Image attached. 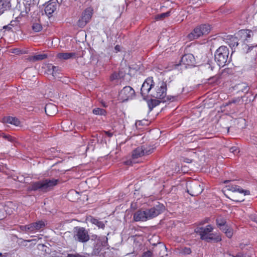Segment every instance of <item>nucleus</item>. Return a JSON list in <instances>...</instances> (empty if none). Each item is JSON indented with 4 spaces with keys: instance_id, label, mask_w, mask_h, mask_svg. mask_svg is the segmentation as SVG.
<instances>
[{
    "instance_id": "nucleus-19",
    "label": "nucleus",
    "mask_w": 257,
    "mask_h": 257,
    "mask_svg": "<svg viewBox=\"0 0 257 257\" xmlns=\"http://www.w3.org/2000/svg\"><path fill=\"white\" fill-rule=\"evenodd\" d=\"M134 219L136 221H145L148 220L145 210L137 211L134 215Z\"/></svg>"
},
{
    "instance_id": "nucleus-6",
    "label": "nucleus",
    "mask_w": 257,
    "mask_h": 257,
    "mask_svg": "<svg viewBox=\"0 0 257 257\" xmlns=\"http://www.w3.org/2000/svg\"><path fill=\"white\" fill-rule=\"evenodd\" d=\"M154 148L150 145L145 144L138 147L132 152V157L133 159H138L143 156L151 154Z\"/></svg>"
},
{
    "instance_id": "nucleus-11",
    "label": "nucleus",
    "mask_w": 257,
    "mask_h": 257,
    "mask_svg": "<svg viewBox=\"0 0 257 257\" xmlns=\"http://www.w3.org/2000/svg\"><path fill=\"white\" fill-rule=\"evenodd\" d=\"M153 83L154 81L152 77L148 78L143 83L141 89V93L144 98L149 95H150L154 86Z\"/></svg>"
},
{
    "instance_id": "nucleus-33",
    "label": "nucleus",
    "mask_w": 257,
    "mask_h": 257,
    "mask_svg": "<svg viewBox=\"0 0 257 257\" xmlns=\"http://www.w3.org/2000/svg\"><path fill=\"white\" fill-rule=\"evenodd\" d=\"M221 229L224 232L226 235L230 238L233 234V230L232 229L230 228L228 226H226L224 228H221Z\"/></svg>"
},
{
    "instance_id": "nucleus-61",
    "label": "nucleus",
    "mask_w": 257,
    "mask_h": 257,
    "mask_svg": "<svg viewBox=\"0 0 257 257\" xmlns=\"http://www.w3.org/2000/svg\"><path fill=\"white\" fill-rule=\"evenodd\" d=\"M102 105L104 106V107H106L107 105L104 103H102Z\"/></svg>"
},
{
    "instance_id": "nucleus-62",
    "label": "nucleus",
    "mask_w": 257,
    "mask_h": 257,
    "mask_svg": "<svg viewBox=\"0 0 257 257\" xmlns=\"http://www.w3.org/2000/svg\"><path fill=\"white\" fill-rule=\"evenodd\" d=\"M188 251L187 252L188 253H189L190 252V249H188Z\"/></svg>"
},
{
    "instance_id": "nucleus-41",
    "label": "nucleus",
    "mask_w": 257,
    "mask_h": 257,
    "mask_svg": "<svg viewBox=\"0 0 257 257\" xmlns=\"http://www.w3.org/2000/svg\"><path fill=\"white\" fill-rule=\"evenodd\" d=\"M205 68L206 70L208 71V73L210 75H212V74L210 73L211 71H212L214 68V67L212 66L210 63H207L205 65Z\"/></svg>"
},
{
    "instance_id": "nucleus-7",
    "label": "nucleus",
    "mask_w": 257,
    "mask_h": 257,
    "mask_svg": "<svg viewBox=\"0 0 257 257\" xmlns=\"http://www.w3.org/2000/svg\"><path fill=\"white\" fill-rule=\"evenodd\" d=\"M187 192L192 196L199 195L203 190V184L198 181H193L187 184Z\"/></svg>"
},
{
    "instance_id": "nucleus-9",
    "label": "nucleus",
    "mask_w": 257,
    "mask_h": 257,
    "mask_svg": "<svg viewBox=\"0 0 257 257\" xmlns=\"http://www.w3.org/2000/svg\"><path fill=\"white\" fill-rule=\"evenodd\" d=\"M92 14L93 10L91 8L86 9L77 22L78 26L80 28L84 27L91 20Z\"/></svg>"
},
{
    "instance_id": "nucleus-13",
    "label": "nucleus",
    "mask_w": 257,
    "mask_h": 257,
    "mask_svg": "<svg viewBox=\"0 0 257 257\" xmlns=\"http://www.w3.org/2000/svg\"><path fill=\"white\" fill-rule=\"evenodd\" d=\"M195 59L194 56L191 54H187L184 55L180 60V62L177 66H184L185 68L187 67H192L195 66Z\"/></svg>"
},
{
    "instance_id": "nucleus-43",
    "label": "nucleus",
    "mask_w": 257,
    "mask_h": 257,
    "mask_svg": "<svg viewBox=\"0 0 257 257\" xmlns=\"http://www.w3.org/2000/svg\"><path fill=\"white\" fill-rule=\"evenodd\" d=\"M20 229L22 231H24L29 233V224L26 225H22L20 226Z\"/></svg>"
},
{
    "instance_id": "nucleus-2",
    "label": "nucleus",
    "mask_w": 257,
    "mask_h": 257,
    "mask_svg": "<svg viewBox=\"0 0 257 257\" xmlns=\"http://www.w3.org/2000/svg\"><path fill=\"white\" fill-rule=\"evenodd\" d=\"M167 84L164 81L160 82L156 86L154 90L152 91L150 95L156 99H162L163 102L167 101H173L176 100V96H166Z\"/></svg>"
},
{
    "instance_id": "nucleus-56",
    "label": "nucleus",
    "mask_w": 257,
    "mask_h": 257,
    "mask_svg": "<svg viewBox=\"0 0 257 257\" xmlns=\"http://www.w3.org/2000/svg\"><path fill=\"white\" fill-rule=\"evenodd\" d=\"M115 49L118 51H120V47L119 45H117L115 47Z\"/></svg>"
},
{
    "instance_id": "nucleus-27",
    "label": "nucleus",
    "mask_w": 257,
    "mask_h": 257,
    "mask_svg": "<svg viewBox=\"0 0 257 257\" xmlns=\"http://www.w3.org/2000/svg\"><path fill=\"white\" fill-rule=\"evenodd\" d=\"M32 30L35 32H40L42 30V26L39 20L33 22L32 26Z\"/></svg>"
},
{
    "instance_id": "nucleus-8",
    "label": "nucleus",
    "mask_w": 257,
    "mask_h": 257,
    "mask_svg": "<svg viewBox=\"0 0 257 257\" xmlns=\"http://www.w3.org/2000/svg\"><path fill=\"white\" fill-rule=\"evenodd\" d=\"M213 230V227L211 225H208L205 227L198 228L196 232L199 234L202 240L210 241L213 239V234L212 233Z\"/></svg>"
},
{
    "instance_id": "nucleus-32",
    "label": "nucleus",
    "mask_w": 257,
    "mask_h": 257,
    "mask_svg": "<svg viewBox=\"0 0 257 257\" xmlns=\"http://www.w3.org/2000/svg\"><path fill=\"white\" fill-rule=\"evenodd\" d=\"M216 223L218 226H219L220 229L221 228H224L225 227L227 226V225H225L226 220L223 217H219L217 218Z\"/></svg>"
},
{
    "instance_id": "nucleus-34",
    "label": "nucleus",
    "mask_w": 257,
    "mask_h": 257,
    "mask_svg": "<svg viewBox=\"0 0 257 257\" xmlns=\"http://www.w3.org/2000/svg\"><path fill=\"white\" fill-rule=\"evenodd\" d=\"M150 121L147 119H143L141 120H138L136 122L135 125L137 127L138 126H146L150 124Z\"/></svg>"
},
{
    "instance_id": "nucleus-46",
    "label": "nucleus",
    "mask_w": 257,
    "mask_h": 257,
    "mask_svg": "<svg viewBox=\"0 0 257 257\" xmlns=\"http://www.w3.org/2000/svg\"><path fill=\"white\" fill-rule=\"evenodd\" d=\"M152 253L151 251L148 250L144 253L142 257H152Z\"/></svg>"
},
{
    "instance_id": "nucleus-63",
    "label": "nucleus",
    "mask_w": 257,
    "mask_h": 257,
    "mask_svg": "<svg viewBox=\"0 0 257 257\" xmlns=\"http://www.w3.org/2000/svg\"><path fill=\"white\" fill-rule=\"evenodd\" d=\"M2 256V253L0 252V256Z\"/></svg>"
},
{
    "instance_id": "nucleus-1",
    "label": "nucleus",
    "mask_w": 257,
    "mask_h": 257,
    "mask_svg": "<svg viewBox=\"0 0 257 257\" xmlns=\"http://www.w3.org/2000/svg\"><path fill=\"white\" fill-rule=\"evenodd\" d=\"M58 179H47L32 183L29 187L30 190H39L43 192H46L52 190L54 187L59 183Z\"/></svg>"
},
{
    "instance_id": "nucleus-4",
    "label": "nucleus",
    "mask_w": 257,
    "mask_h": 257,
    "mask_svg": "<svg viewBox=\"0 0 257 257\" xmlns=\"http://www.w3.org/2000/svg\"><path fill=\"white\" fill-rule=\"evenodd\" d=\"M211 30L210 25L207 24H202L198 26L194 29L188 35V38L190 40H193L208 34Z\"/></svg>"
},
{
    "instance_id": "nucleus-14",
    "label": "nucleus",
    "mask_w": 257,
    "mask_h": 257,
    "mask_svg": "<svg viewBox=\"0 0 257 257\" xmlns=\"http://www.w3.org/2000/svg\"><path fill=\"white\" fill-rule=\"evenodd\" d=\"M57 0H50L46 5L45 12L48 16L51 15L56 10L57 8Z\"/></svg>"
},
{
    "instance_id": "nucleus-24",
    "label": "nucleus",
    "mask_w": 257,
    "mask_h": 257,
    "mask_svg": "<svg viewBox=\"0 0 257 257\" xmlns=\"http://www.w3.org/2000/svg\"><path fill=\"white\" fill-rule=\"evenodd\" d=\"M236 90H237L238 91L241 92H245L247 93L248 91V86L247 84L245 83H241L236 84L234 86Z\"/></svg>"
},
{
    "instance_id": "nucleus-54",
    "label": "nucleus",
    "mask_w": 257,
    "mask_h": 257,
    "mask_svg": "<svg viewBox=\"0 0 257 257\" xmlns=\"http://www.w3.org/2000/svg\"><path fill=\"white\" fill-rule=\"evenodd\" d=\"M184 161L185 162H187L188 163H190L192 162V160H190V159H187V158H185L184 159Z\"/></svg>"
},
{
    "instance_id": "nucleus-16",
    "label": "nucleus",
    "mask_w": 257,
    "mask_h": 257,
    "mask_svg": "<svg viewBox=\"0 0 257 257\" xmlns=\"http://www.w3.org/2000/svg\"><path fill=\"white\" fill-rule=\"evenodd\" d=\"M225 188L227 190L231 191L233 192H238L240 193H243L244 195H249L250 193L248 190H244L236 185L228 184L226 185Z\"/></svg>"
},
{
    "instance_id": "nucleus-40",
    "label": "nucleus",
    "mask_w": 257,
    "mask_h": 257,
    "mask_svg": "<svg viewBox=\"0 0 257 257\" xmlns=\"http://www.w3.org/2000/svg\"><path fill=\"white\" fill-rule=\"evenodd\" d=\"M118 79H120V78L118 76V74L116 72L113 73L110 76V80L111 81H113Z\"/></svg>"
},
{
    "instance_id": "nucleus-59",
    "label": "nucleus",
    "mask_w": 257,
    "mask_h": 257,
    "mask_svg": "<svg viewBox=\"0 0 257 257\" xmlns=\"http://www.w3.org/2000/svg\"><path fill=\"white\" fill-rule=\"evenodd\" d=\"M253 220L257 222V217H254V218L253 219Z\"/></svg>"
},
{
    "instance_id": "nucleus-52",
    "label": "nucleus",
    "mask_w": 257,
    "mask_h": 257,
    "mask_svg": "<svg viewBox=\"0 0 257 257\" xmlns=\"http://www.w3.org/2000/svg\"><path fill=\"white\" fill-rule=\"evenodd\" d=\"M3 137L6 139H8L10 141H12V138L10 135H4Z\"/></svg>"
},
{
    "instance_id": "nucleus-28",
    "label": "nucleus",
    "mask_w": 257,
    "mask_h": 257,
    "mask_svg": "<svg viewBox=\"0 0 257 257\" xmlns=\"http://www.w3.org/2000/svg\"><path fill=\"white\" fill-rule=\"evenodd\" d=\"M51 67L52 70V74L55 77H59L58 75L60 74L61 71V68L58 66H53L51 64L49 66V69H50V67Z\"/></svg>"
},
{
    "instance_id": "nucleus-35",
    "label": "nucleus",
    "mask_w": 257,
    "mask_h": 257,
    "mask_svg": "<svg viewBox=\"0 0 257 257\" xmlns=\"http://www.w3.org/2000/svg\"><path fill=\"white\" fill-rule=\"evenodd\" d=\"M160 101L157 99H151V101L148 102V105L150 109L152 110L154 107L159 105Z\"/></svg>"
},
{
    "instance_id": "nucleus-49",
    "label": "nucleus",
    "mask_w": 257,
    "mask_h": 257,
    "mask_svg": "<svg viewBox=\"0 0 257 257\" xmlns=\"http://www.w3.org/2000/svg\"><path fill=\"white\" fill-rule=\"evenodd\" d=\"M26 6L24 5V7L21 8V15L22 16H26L28 14H25L26 12Z\"/></svg>"
},
{
    "instance_id": "nucleus-60",
    "label": "nucleus",
    "mask_w": 257,
    "mask_h": 257,
    "mask_svg": "<svg viewBox=\"0 0 257 257\" xmlns=\"http://www.w3.org/2000/svg\"><path fill=\"white\" fill-rule=\"evenodd\" d=\"M229 181H230L229 180H225V181L224 182V183H226L229 182Z\"/></svg>"
},
{
    "instance_id": "nucleus-45",
    "label": "nucleus",
    "mask_w": 257,
    "mask_h": 257,
    "mask_svg": "<svg viewBox=\"0 0 257 257\" xmlns=\"http://www.w3.org/2000/svg\"><path fill=\"white\" fill-rule=\"evenodd\" d=\"M61 3L63 4L64 6L67 7L71 5L72 3L70 0H61Z\"/></svg>"
},
{
    "instance_id": "nucleus-38",
    "label": "nucleus",
    "mask_w": 257,
    "mask_h": 257,
    "mask_svg": "<svg viewBox=\"0 0 257 257\" xmlns=\"http://www.w3.org/2000/svg\"><path fill=\"white\" fill-rule=\"evenodd\" d=\"M72 125V123L71 120H66L61 122V127L64 128L65 127H70Z\"/></svg>"
},
{
    "instance_id": "nucleus-12",
    "label": "nucleus",
    "mask_w": 257,
    "mask_h": 257,
    "mask_svg": "<svg viewBox=\"0 0 257 257\" xmlns=\"http://www.w3.org/2000/svg\"><path fill=\"white\" fill-rule=\"evenodd\" d=\"M164 209V206L163 204H159L149 209L145 210L148 220L156 217L161 214Z\"/></svg>"
},
{
    "instance_id": "nucleus-29",
    "label": "nucleus",
    "mask_w": 257,
    "mask_h": 257,
    "mask_svg": "<svg viewBox=\"0 0 257 257\" xmlns=\"http://www.w3.org/2000/svg\"><path fill=\"white\" fill-rule=\"evenodd\" d=\"M92 112L95 115L103 116H105L107 113L105 109L99 107L94 108L92 110Z\"/></svg>"
},
{
    "instance_id": "nucleus-23",
    "label": "nucleus",
    "mask_w": 257,
    "mask_h": 257,
    "mask_svg": "<svg viewBox=\"0 0 257 257\" xmlns=\"http://www.w3.org/2000/svg\"><path fill=\"white\" fill-rule=\"evenodd\" d=\"M75 53H59L57 54V57L60 59L67 60L75 56Z\"/></svg>"
},
{
    "instance_id": "nucleus-30",
    "label": "nucleus",
    "mask_w": 257,
    "mask_h": 257,
    "mask_svg": "<svg viewBox=\"0 0 257 257\" xmlns=\"http://www.w3.org/2000/svg\"><path fill=\"white\" fill-rule=\"evenodd\" d=\"M90 222L92 224L96 225L100 228H104L105 227V224L102 221H101L96 218H91L90 219Z\"/></svg>"
},
{
    "instance_id": "nucleus-5",
    "label": "nucleus",
    "mask_w": 257,
    "mask_h": 257,
    "mask_svg": "<svg viewBox=\"0 0 257 257\" xmlns=\"http://www.w3.org/2000/svg\"><path fill=\"white\" fill-rule=\"evenodd\" d=\"M73 238L76 241L82 243L87 242L90 239L87 230L84 227L78 226L74 228Z\"/></svg>"
},
{
    "instance_id": "nucleus-48",
    "label": "nucleus",
    "mask_w": 257,
    "mask_h": 257,
    "mask_svg": "<svg viewBox=\"0 0 257 257\" xmlns=\"http://www.w3.org/2000/svg\"><path fill=\"white\" fill-rule=\"evenodd\" d=\"M117 73L118 74V76L120 79L123 78L125 75V73L122 70H119Z\"/></svg>"
},
{
    "instance_id": "nucleus-31",
    "label": "nucleus",
    "mask_w": 257,
    "mask_h": 257,
    "mask_svg": "<svg viewBox=\"0 0 257 257\" xmlns=\"http://www.w3.org/2000/svg\"><path fill=\"white\" fill-rule=\"evenodd\" d=\"M48 57V55L46 54H38L35 56H33L31 59L32 61H37L39 60H42Z\"/></svg>"
},
{
    "instance_id": "nucleus-10",
    "label": "nucleus",
    "mask_w": 257,
    "mask_h": 257,
    "mask_svg": "<svg viewBox=\"0 0 257 257\" xmlns=\"http://www.w3.org/2000/svg\"><path fill=\"white\" fill-rule=\"evenodd\" d=\"M135 95V90L129 86L124 87L119 93V99L123 102L132 99Z\"/></svg>"
},
{
    "instance_id": "nucleus-17",
    "label": "nucleus",
    "mask_w": 257,
    "mask_h": 257,
    "mask_svg": "<svg viewBox=\"0 0 257 257\" xmlns=\"http://www.w3.org/2000/svg\"><path fill=\"white\" fill-rule=\"evenodd\" d=\"M29 233H35L44 227L45 226V223L43 221H39L35 223L29 224Z\"/></svg>"
},
{
    "instance_id": "nucleus-18",
    "label": "nucleus",
    "mask_w": 257,
    "mask_h": 257,
    "mask_svg": "<svg viewBox=\"0 0 257 257\" xmlns=\"http://www.w3.org/2000/svg\"><path fill=\"white\" fill-rule=\"evenodd\" d=\"M45 111L47 115L54 116L57 114L58 109L56 105L52 103H49L46 105Z\"/></svg>"
},
{
    "instance_id": "nucleus-44",
    "label": "nucleus",
    "mask_w": 257,
    "mask_h": 257,
    "mask_svg": "<svg viewBox=\"0 0 257 257\" xmlns=\"http://www.w3.org/2000/svg\"><path fill=\"white\" fill-rule=\"evenodd\" d=\"M229 151L231 153L235 154L239 152L238 149L237 147H232L229 149Z\"/></svg>"
},
{
    "instance_id": "nucleus-47",
    "label": "nucleus",
    "mask_w": 257,
    "mask_h": 257,
    "mask_svg": "<svg viewBox=\"0 0 257 257\" xmlns=\"http://www.w3.org/2000/svg\"><path fill=\"white\" fill-rule=\"evenodd\" d=\"M240 99L239 97L234 98V99H232L231 101H229L228 102V104H230L231 103H238L240 101Z\"/></svg>"
},
{
    "instance_id": "nucleus-50",
    "label": "nucleus",
    "mask_w": 257,
    "mask_h": 257,
    "mask_svg": "<svg viewBox=\"0 0 257 257\" xmlns=\"http://www.w3.org/2000/svg\"><path fill=\"white\" fill-rule=\"evenodd\" d=\"M254 47H257V45H256L255 46H248V45H246L245 48L247 47L246 53H248L250 51V50H251Z\"/></svg>"
},
{
    "instance_id": "nucleus-64",
    "label": "nucleus",
    "mask_w": 257,
    "mask_h": 257,
    "mask_svg": "<svg viewBox=\"0 0 257 257\" xmlns=\"http://www.w3.org/2000/svg\"><path fill=\"white\" fill-rule=\"evenodd\" d=\"M6 27H7V26H4V29H5V28H6Z\"/></svg>"
},
{
    "instance_id": "nucleus-26",
    "label": "nucleus",
    "mask_w": 257,
    "mask_h": 257,
    "mask_svg": "<svg viewBox=\"0 0 257 257\" xmlns=\"http://www.w3.org/2000/svg\"><path fill=\"white\" fill-rule=\"evenodd\" d=\"M7 121L16 126H21L20 121L16 117L9 116L7 118Z\"/></svg>"
},
{
    "instance_id": "nucleus-15",
    "label": "nucleus",
    "mask_w": 257,
    "mask_h": 257,
    "mask_svg": "<svg viewBox=\"0 0 257 257\" xmlns=\"http://www.w3.org/2000/svg\"><path fill=\"white\" fill-rule=\"evenodd\" d=\"M154 252L160 257H166L168 255L166 246L161 242L158 243L153 248Z\"/></svg>"
},
{
    "instance_id": "nucleus-20",
    "label": "nucleus",
    "mask_w": 257,
    "mask_h": 257,
    "mask_svg": "<svg viewBox=\"0 0 257 257\" xmlns=\"http://www.w3.org/2000/svg\"><path fill=\"white\" fill-rule=\"evenodd\" d=\"M11 0H0V15L11 9Z\"/></svg>"
},
{
    "instance_id": "nucleus-39",
    "label": "nucleus",
    "mask_w": 257,
    "mask_h": 257,
    "mask_svg": "<svg viewBox=\"0 0 257 257\" xmlns=\"http://www.w3.org/2000/svg\"><path fill=\"white\" fill-rule=\"evenodd\" d=\"M171 12L168 11L166 13H162L156 16V19L159 20H162L165 17H169L170 15Z\"/></svg>"
},
{
    "instance_id": "nucleus-36",
    "label": "nucleus",
    "mask_w": 257,
    "mask_h": 257,
    "mask_svg": "<svg viewBox=\"0 0 257 257\" xmlns=\"http://www.w3.org/2000/svg\"><path fill=\"white\" fill-rule=\"evenodd\" d=\"M221 74L218 73L214 76H211L208 79L209 81H211V82L216 83L221 78Z\"/></svg>"
},
{
    "instance_id": "nucleus-55",
    "label": "nucleus",
    "mask_w": 257,
    "mask_h": 257,
    "mask_svg": "<svg viewBox=\"0 0 257 257\" xmlns=\"http://www.w3.org/2000/svg\"><path fill=\"white\" fill-rule=\"evenodd\" d=\"M125 164L126 165H131L132 164V161H127L124 162Z\"/></svg>"
},
{
    "instance_id": "nucleus-3",
    "label": "nucleus",
    "mask_w": 257,
    "mask_h": 257,
    "mask_svg": "<svg viewBox=\"0 0 257 257\" xmlns=\"http://www.w3.org/2000/svg\"><path fill=\"white\" fill-rule=\"evenodd\" d=\"M229 49L224 46L219 47L216 50L214 59L219 66L223 67L230 63L231 57H229Z\"/></svg>"
},
{
    "instance_id": "nucleus-57",
    "label": "nucleus",
    "mask_w": 257,
    "mask_h": 257,
    "mask_svg": "<svg viewBox=\"0 0 257 257\" xmlns=\"http://www.w3.org/2000/svg\"><path fill=\"white\" fill-rule=\"evenodd\" d=\"M212 137L210 136V135H209V134H208V135L206 134V137H205V138H212Z\"/></svg>"
},
{
    "instance_id": "nucleus-21",
    "label": "nucleus",
    "mask_w": 257,
    "mask_h": 257,
    "mask_svg": "<svg viewBox=\"0 0 257 257\" xmlns=\"http://www.w3.org/2000/svg\"><path fill=\"white\" fill-rule=\"evenodd\" d=\"M38 3V0H24V5L26 6V13L28 14L30 11L35 7Z\"/></svg>"
},
{
    "instance_id": "nucleus-22",
    "label": "nucleus",
    "mask_w": 257,
    "mask_h": 257,
    "mask_svg": "<svg viewBox=\"0 0 257 257\" xmlns=\"http://www.w3.org/2000/svg\"><path fill=\"white\" fill-rule=\"evenodd\" d=\"M238 36H237H237H230L227 39V43L229 45L230 47H231L232 49L233 47L238 46Z\"/></svg>"
},
{
    "instance_id": "nucleus-53",
    "label": "nucleus",
    "mask_w": 257,
    "mask_h": 257,
    "mask_svg": "<svg viewBox=\"0 0 257 257\" xmlns=\"http://www.w3.org/2000/svg\"><path fill=\"white\" fill-rule=\"evenodd\" d=\"M20 52V50L18 48L13 49L12 53L18 54Z\"/></svg>"
},
{
    "instance_id": "nucleus-25",
    "label": "nucleus",
    "mask_w": 257,
    "mask_h": 257,
    "mask_svg": "<svg viewBox=\"0 0 257 257\" xmlns=\"http://www.w3.org/2000/svg\"><path fill=\"white\" fill-rule=\"evenodd\" d=\"M252 33V32L250 30H241L238 32L237 36H238L239 37H243L244 38H245V41H246L247 38L251 37V34Z\"/></svg>"
},
{
    "instance_id": "nucleus-51",
    "label": "nucleus",
    "mask_w": 257,
    "mask_h": 257,
    "mask_svg": "<svg viewBox=\"0 0 257 257\" xmlns=\"http://www.w3.org/2000/svg\"><path fill=\"white\" fill-rule=\"evenodd\" d=\"M104 133L105 135H106L108 137H111L113 135V133L111 132L110 131H104Z\"/></svg>"
},
{
    "instance_id": "nucleus-37",
    "label": "nucleus",
    "mask_w": 257,
    "mask_h": 257,
    "mask_svg": "<svg viewBox=\"0 0 257 257\" xmlns=\"http://www.w3.org/2000/svg\"><path fill=\"white\" fill-rule=\"evenodd\" d=\"M89 254L87 253L80 254L76 253H68L66 257H89Z\"/></svg>"
},
{
    "instance_id": "nucleus-58",
    "label": "nucleus",
    "mask_w": 257,
    "mask_h": 257,
    "mask_svg": "<svg viewBox=\"0 0 257 257\" xmlns=\"http://www.w3.org/2000/svg\"><path fill=\"white\" fill-rule=\"evenodd\" d=\"M44 124L43 123H42L41 125H38L37 126H40L41 127H43Z\"/></svg>"
},
{
    "instance_id": "nucleus-42",
    "label": "nucleus",
    "mask_w": 257,
    "mask_h": 257,
    "mask_svg": "<svg viewBox=\"0 0 257 257\" xmlns=\"http://www.w3.org/2000/svg\"><path fill=\"white\" fill-rule=\"evenodd\" d=\"M100 246L99 245L98 246L97 245H96V246H95L94 247V249H93V253L94 254H97L99 253V252L101 250V249H100Z\"/></svg>"
}]
</instances>
